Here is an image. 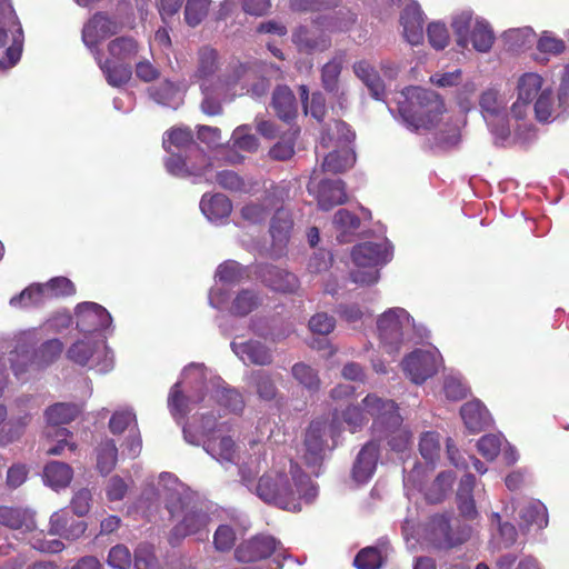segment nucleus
Instances as JSON below:
<instances>
[{
    "mask_svg": "<svg viewBox=\"0 0 569 569\" xmlns=\"http://www.w3.org/2000/svg\"><path fill=\"white\" fill-rule=\"evenodd\" d=\"M168 407L174 419H181L197 409L196 417L200 425L183 427V437L190 445H202L204 451L217 461L224 463L246 462L237 453V446L231 437L219 436L223 422H218L221 411L240 413L244 408L242 395L236 389L224 386V381L202 363H190L184 367L181 380L176 382L168 397ZM254 461L250 458L247 462Z\"/></svg>",
    "mask_w": 569,
    "mask_h": 569,
    "instance_id": "1",
    "label": "nucleus"
},
{
    "mask_svg": "<svg viewBox=\"0 0 569 569\" xmlns=\"http://www.w3.org/2000/svg\"><path fill=\"white\" fill-rule=\"evenodd\" d=\"M260 440H250V450L256 456L254 461L242 462L240 476L243 485L254 489L256 495L266 503L277 506L288 511H300L301 505L311 503L318 496V489L299 466L286 457L274 458L272 466L264 471L254 483V478L266 461V446Z\"/></svg>",
    "mask_w": 569,
    "mask_h": 569,
    "instance_id": "2",
    "label": "nucleus"
},
{
    "mask_svg": "<svg viewBox=\"0 0 569 569\" xmlns=\"http://www.w3.org/2000/svg\"><path fill=\"white\" fill-rule=\"evenodd\" d=\"M515 89L517 99L510 113L517 120L533 112L537 121L550 123L569 112V66L565 68L557 97L551 82L538 72L519 76Z\"/></svg>",
    "mask_w": 569,
    "mask_h": 569,
    "instance_id": "3",
    "label": "nucleus"
},
{
    "mask_svg": "<svg viewBox=\"0 0 569 569\" xmlns=\"http://www.w3.org/2000/svg\"><path fill=\"white\" fill-rule=\"evenodd\" d=\"M158 491L166 500L171 517L179 519L171 531V543L187 536H197L198 540L208 538L209 513L189 487L174 475L162 472L159 476Z\"/></svg>",
    "mask_w": 569,
    "mask_h": 569,
    "instance_id": "4",
    "label": "nucleus"
},
{
    "mask_svg": "<svg viewBox=\"0 0 569 569\" xmlns=\"http://www.w3.org/2000/svg\"><path fill=\"white\" fill-rule=\"evenodd\" d=\"M402 123L411 131L430 130L443 113L440 97L427 89L408 87L392 97Z\"/></svg>",
    "mask_w": 569,
    "mask_h": 569,
    "instance_id": "5",
    "label": "nucleus"
},
{
    "mask_svg": "<svg viewBox=\"0 0 569 569\" xmlns=\"http://www.w3.org/2000/svg\"><path fill=\"white\" fill-rule=\"evenodd\" d=\"M363 406L372 416L375 436L386 438L391 450L397 452H403L410 447L412 433L408 426H403L399 406L393 400L368 393L363 398Z\"/></svg>",
    "mask_w": 569,
    "mask_h": 569,
    "instance_id": "6",
    "label": "nucleus"
},
{
    "mask_svg": "<svg viewBox=\"0 0 569 569\" xmlns=\"http://www.w3.org/2000/svg\"><path fill=\"white\" fill-rule=\"evenodd\" d=\"M16 337L17 345L9 360L12 372L19 380L24 379L27 372L42 369L52 363L63 349L59 339H51L37 351L31 352V348L40 340L39 329L36 328L24 330Z\"/></svg>",
    "mask_w": 569,
    "mask_h": 569,
    "instance_id": "7",
    "label": "nucleus"
},
{
    "mask_svg": "<svg viewBox=\"0 0 569 569\" xmlns=\"http://www.w3.org/2000/svg\"><path fill=\"white\" fill-rule=\"evenodd\" d=\"M377 332L381 349L390 356H396L413 338H423L426 328L417 326L406 309L395 307L378 317Z\"/></svg>",
    "mask_w": 569,
    "mask_h": 569,
    "instance_id": "8",
    "label": "nucleus"
},
{
    "mask_svg": "<svg viewBox=\"0 0 569 569\" xmlns=\"http://www.w3.org/2000/svg\"><path fill=\"white\" fill-rule=\"evenodd\" d=\"M351 256L355 263L351 271L352 281L361 286H371L380 278L379 268L391 260L392 248L387 239L368 241L357 244Z\"/></svg>",
    "mask_w": 569,
    "mask_h": 569,
    "instance_id": "9",
    "label": "nucleus"
},
{
    "mask_svg": "<svg viewBox=\"0 0 569 569\" xmlns=\"http://www.w3.org/2000/svg\"><path fill=\"white\" fill-rule=\"evenodd\" d=\"M0 525L21 535L30 533V546L41 552L57 553L64 549L61 540L48 539L43 531L37 530L34 513L30 509L0 506Z\"/></svg>",
    "mask_w": 569,
    "mask_h": 569,
    "instance_id": "10",
    "label": "nucleus"
},
{
    "mask_svg": "<svg viewBox=\"0 0 569 569\" xmlns=\"http://www.w3.org/2000/svg\"><path fill=\"white\" fill-rule=\"evenodd\" d=\"M451 28L457 44L463 49L471 44L477 52L487 53L496 40L490 23L482 17H473V12L468 9L452 14Z\"/></svg>",
    "mask_w": 569,
    "mask_h": 569,
    "instance_id": "11",
    "label": "nucleus"
},
{
    "mask_svg": "<svg viewBox=\"0 0 569 569\" xmlns=\"http://www.w3.org/2000/svg\"><path fill=\"white\" fill-rule=\"evenodd\" d=\"M472 527L455 520L449 513L433 516L423 529V540L437 549H451L465 543Z\"/></svg>",
    "mask_w": 569,
    "mask_h": 569,
    "instance_id": "12",
    "label": "nucleus"
},
{
    "mask_svg": "<svg viewBox=\"0 0 569 569\" xmlns=\"http://www.w3.org/2000/svg\"><path fill=\"white\" fill-rule=\"evenodd\" d=\"M22 29L10 0H0V69L12 68L21 57Z\"/></svg>",
    "mask_w": 569,
    "mask_h": 569,
    "instance_id": "13",
    "label": "nucleus"
},
{
    "mask_svg": "<svg viewBox=\"0 0 569 569\" xmlns=\"http://www.w3.org/2000/svg\"><path fill=\"white\" fill-rule=\"evenodd\" d=\"M509 93L498 88H488L479 99L481 114L491 132L499 139H506L509 133L508 126Z\"/></svg>",
    "mask_w": 569,
    "mask_h": 569,
    "instance_id": "14",
    "label": "nucleus"
},
{
    "mask_svg": "<svg viewBox=\"0 0 569 569\" xmlns=\"http://www.w3.org/2000/svg\"><path fill=\"white\" fill-rule=\"evenodd\" d=\"M218 54L211 48H202L198 53V67L194 73L196 81L199 82L201 90L220 84H236L248 72L247 67L239 64L232 76L218 73Z\"/></svg>",
    "mask_w": 569,
    "mask_h": 569,
    "instance_id": "15",
    "label": "nucleus"
},
{
    "mask_svg": "<svg viewBox=\"0 0 569 569\" xmlns=\"http://www.w3.org/2000/svg\"><path fill=\"white\" fill-rule=\"evenodd\" d=\"M67 356L80 366H86L91 361V366L101 373L113 368V355L104 340H78L68 349Z\"/></svg>",
    "mask_w": 569,
    "mask_h": 569,
    "instance_id": "16",
    "label": "nucleus"
},
{
    "mask_svg": "<svg viewBox=\"0 0 569 569\" xmlns=\"http://www.w3.org/2000/svg\"><path fill=\"white\" fill-rule=\"evenodd\" d=\"M442 366V357L435 347L416 349L407 355L401 367L405 375L416 385H422L435 376Z\"/></svg>",
    "mask_w": 569,
    "mask_h": 569,
    "instance_id": "17",
    "label": "nucleus"
},
{
    "mask_svg": "<svg viewBox=\"0 0 569 569\" xmlns=\"http://www.w3.org/2000/svg\"><path fill=\"white\" fill-rule=\"evenodd\" d=\"M326 22V19L319 17L310 24L299 26L292 31L291 39L299 52H322L331 46Z\"/></svg>",
    "mask_w": 569,
    "mask_h": 569,
    "instance_id": "18",
    "label": "nucleus"
},
{
    "mask_svg": "<svg viewBox=\"0 0 569 569\" xmlns=\"http://www.w3.org/2000/svg\"><path fill=\"white\" fill-rule=\"evenodd\" d=\"M308 191L317 198L318 206L322 210H330L347 200L343 182L340 179H320V170L318 169H315L311 173Z\"/></svg>",
    "mask_w": 569,
    "mask_h": 569,
    "instance_id": "19",
    "label": "nucleus"
},
{
    "mask_svg": "<svg viewBox=\"0 0 569 569\" xmlns=\"http://www.w3.org/2000/svg\"><path fill=\"white\" fill-rule=\"evenodd\" d=\"M120 29L121 24L117 20L99 12L83 26L82 41L96 58V52L100 51L99 43L118 33Z\"/></svg>",
    "mask_w": 569,
    "mask_h": 569,
    "instance_id": "20",
    "label": "nucleus"
},
{
    "mask_svg": "<svg viewBox=\"0 0 569 569\" xmlns=\"http://www.w3.org/2000/svg\"><path fill=\"white\" fill-rule=\"evenodd\" d=\"M77 327L81 332L103 331L112 325L110 313L96 302H82L76 308Z\"/></svg>",
    "mask_w": 569,
    "mask_h": 569,
    "instance_id": "21",
    "label": "nucleus"
},
{
    "mask_svg": "<svg viewBox=\"0 0 569 569\" xmlns=\"http://www.w3.org/2000/svg\"><path fill=\"white\" fill-rule=\"evenodd\" d=\"M279 545L271 536L258 535L240 543L234 556L240 562H253L270 557L278 550Z\"/></svg>",
    "mask_w": 569,
    "mask_h": 569,
    "instance_id": "22",
    "label": "nucleus"
},
{
    "mask_svg": "<svg viewBox=\"0 0 569 569\" xmlns=\"http://www.w3.org/2000/svg\"><path fill=\"white\" fill-rule=\"evenodd\" d=\"M259 148V139L251 133V127L249 124L238 126L230 138L228 148L221 150L224 154V161L227 163L236 164L243 160L238 150L244 152H254Z\"/></svg>",
    "mask_w": 569,
    "mask_h": 569,
    "instance_id": "23",
    "label": "nucleus"
},
{
    "mask_svg": "<svg viewBox=\"0 0 569 569\" xmlns=\"http://www.w3.org/2000/svg\"><path fill=\"white\" fill-rule=\"evenodd\" d=\"M327 426L322 421H313L310 423L303 442L302 458L308 466H317L325 457L327 448L323 439Z\"/></svg>",
    "mask_w": 569,
    "mask_h": 569,
    "instance_id": "24",
    "label": "nucleus"
},
{
    "mask_svg": "<svg viewBox=\"0 0 569 569\" xmlns=\"http://www.w3.org/2000/svg\"><path fill=\"white\" fill-rule=\"evenodd\" d=\"M400 24L405 39L411 44H420L423 40V12L416 0H410L400 16Z\"/></svg>",
    "mask_w": 569,
    "mask_h": 569,
    "instance_id": "25",
    "label": "nucleus"
},
{
    "mask_svg": "<svg viewBox=\"0 0 569 569\" xmlns=\"http://www.w3.org/2000/svg\"><path fill=\"white\" fill-rule=\"evenodd\" d=\"M170 156L166 159V168L167 171L176 177H196L201 178L204 177L207 181L211 180V177L208 176V167L207 161L203 163L199 160V164L193 162L194 158L191 154L182 156L179 152H169Z\"/></svg>",
    "mask_w": 569,
    "mask_h": 569,
    "instance_id": "26",
    "label": "nucleus"
},
{
    "mask_svg": "<svg viewBox=\"0 0 569 569\" xmlns=\"http://www.w3.org/2000/svg\"><path fill=\"white\" fill-rule=\"evenodd\" d=\"M87 530V523L80 520H73L69 511L63 508L53 512L49 520V535L59 536L64 539L76 540Z\"/></svg>",
    "mask_w": 569,
    "mask_h": 569,
    "instance_id": "27",
    "label": "nucleus"
},
{
    "mask_svg": "<svg viewBox=\"0 0 569 569\" xmlns=\"http://www.w3.org/2000/svg\"><path fill=\"white\" fill-rule=\"evenodd\" d=\"M231 349L243 363L268 366L272 362V351L258 340L232 341Z\"/></svg>",
    "mask_w": 569,
    "mask_h": 569,
    "instance_id": "28",
    "label": "nucleus"
},
{
    "mask_svg": "<svg viewBox=\"0 0 569 569\" xmlns=\"http://www.w3.org/2000/svg\"><path fill=\"white\" fill-rule=\"evenodd\" d=\"M163 148L167 152L184 151L186 154H191L197 160L206 162V156L193 143L192 133L188 128H174L166 133L163 138Z\"/></svg>",
    "mask_w": 569,
    "mask_h": 569,
    "instance_id": "29",
    "label": "nucleus"
},
{
    "mask_svg": "<svg viewBox=\"0 0 569 569\" xmlns=\"http://www.w3.org/2000/svg\"><path fill=\"white\" fill-rule=\"evenodd\" d=\"M257 276L274 291L293 292L299 286V281L293 273L273 266L259 267Z\"/></svg>",
    "mask_w": 569,
    "mask_h": 569,
    "instance_id": "30",
    "label": "nucleus"
},
{
    "mask_svg": "<svg viewBox=\"0 0 569 569\" xmlns=\"http://www.w3.org/2000/svg\"><path fill=\"white\" fill-rule=\"evenodd\" d=\"M378 445L369 441L357 456L352 469V477L358 483H366L371 479L378 461Z\"/></svg>",
    "mask_w": 569,
    "mask_h": 569,
    "instance_id": "31",
    "label": "nucleus"
},
{
    "mask_svg": "<svg viewBox=\"0 0 569 569\" xmlns=\"http://www.w3.org/2000/svg\"><path fill=\"white\" fill-rule=\"evenodd\" d=\"M7 408L0 405V447L19 440L31 420L30 413H23L7 420Z\"/></svg>",
    "mask_w": 569,
    "mask_h": 569,
    "instance_id": "32",
    "label": "nucleus"
},
{
    "mask_svg": "<svg viewBox=\"0 0 569 569\" xmlns=\"http://www.w3.org/2000/svg\"><path fill=\"white\" fill-rule=\"evenodd\" d=\"M200 210L209 221L222 223L229 218L232 211V203L228 197L222 193H206L201 198Z\"/></svg>",
    "mask_w": 569,
    "mask_h": 569,
    "instance_id": "33",
    "label": "nucleus"
},
{
    "mask_svg": "<svg viewBox=\"0 0 569 569\" xmlns=\"http://www.w3.org/2000/svg\"><path fill=\"white\" fill-rule=\"evenodd\" d=\"M460 416L466 428L472 433L482 431L492 422L489 411L479 400L465 403L460 409Z\"/></svg>",
    "mask_w": 569,
    "mask_h": 569,
    "instance_id": "34",
    "label": "nucleus"
},
{
    "mask_svg": "<svg viewBox=\"0 0 569 569\" xmlns=\"http://www.w3.org/2000/svg\"><path fill=\"white\" fill-rule=\"evenodd\" d=\"M370 418H372V416L367 412L362 399L360 403L349 406L340 413L338 411L335 412L332 432H335V429H337L341 422H345L351 432H356L362 429Z\"/></svg>",
    "mask_w": 569,
    "mask_h": 569,
    "instance_id": "35",
    "label": "nucleus"
},
{
    "mask_svg": "<svg viewBox=\"0 0 569 569\" xmlns=\"http://www.w3.org/2000/svg\"><path fill=\"white\" fill-rule=\"evenodd\" d=\"M271 106L278 118L284 122H290L296 118L298 112L296 97L287 86H278L274 89Z\"/></svg>",
    "mask_w": 569,
    "mask_h": 569,
    "instance_id": "36",
    "label": "nucleus"
},
{
    "mask_svg": "<svg viewBox=\"0 0 569 569\" xmlns=\"http://www.w3.org/2000/svg\"><path fill=\"white\" fill-rule=\"evenodd\" d=\"M94 60L110 86L121 87L130 80L132 71L128 63L116 62L110 59L103 60L101 51L96 52Z\"/></svg>",
    "mask_w": 569,
    "mask_h": 569,
    "instance_id": "37",
    "label": "nucleus"
},
{
    "mask_svg": "<svg viewBox=\"0 0 569 569\" xmlns=\"http://www.w3.org/2000/svg\"><path fill=\"white\" fill-rule=\"evenodd\" d=\"M476 486V477L471 473H466L459 482L457 499L460 513L469 520L476 519L478 511L473 500V489Z\"/></svg>",
    "mask_w": 569,
    "mask_h": 569,
    "instance_id": "38",
    "label": "nucleus"
},
{
    "mask_svg": "<svg viewBox=\"0 0 569 569\" xmlns=\"http://www.w3.org/2000/svg\"><path fill=\"white\" fill-rule=\"evenodd\" d=\"M521 528L529 531L531 528L542 530L548 526V511L539 500H530L520 510Z\"/></svg>",
    "mask_w": 569,
    "mask_h": 569,
    "instance_id": "39",
    "label": "nucleus"
},
{
    "mask_svg": "<svg viewBox=\"0 0 569 569\" xmlns=\"http://www.w3.org/2000/svg\"><path fill=\"white\" fill-rule=\"evenodd\" d=\"M246 383L253 388L261 400L270 401L277 396L273 377L264 370H251L244 376Z\"/></svg>",
    "mask_w": 569,
    "mask_h": 569,
    "instance_id": "40",
    "label": "nucleus"
},
{
    "mask_svg": "<svg viewBox=\"0 0 569 569\" xmlns=\"http://www.w3.org/2000/svg\"><path fill=\"white\" fill-rule=\"evenodd\" d=\"M233 84H220L201 90L203 100L201 102V110L208 116H217L222 111L221 100H230L234 93H230Z\"/></svg>",
    "mask_w": 569,
    "mask_h": 569,
    "instance_id": "41",
    "label": "nucleus"
},
{
    "mask_svg": "<svg viewBox=\"0 0 569 569\" xmlns=\"http://www.w3.org/2000/svg\"><path fill=\"white\" fill-rule=\"evenodd\" d=\"M73 477L71 467L61 461H51L43 469V480L54 490L69 486Z\"/></svg>",
    "mask_w": 569,
    "mask_h": 569,
    "instance_id": "42",
    "label": "nucleus"
},
{
    "mask_svg": "<svg viewBox=\"0 0 569 569\" xmlns=\"http://www.w3.org/2000/svg\"><path fill=\"white\" fill-rule=\"evenodd\" d=\"M353 71L356 76L368 87L375 99H386L385 84L370 63L359 61L355 63Z\"/></svg>",
    "mask_w": 569,
    "mask_h": 569,
    "instance_id": "43",
    "label": "nucleus"
},
{
    "mask_svg": "<svg viewBox=\"0 0 569 569\" xmlns=\"http://www.w3.org/2000/svg\"><path fill=\"white\" fill-rule=\"evenodd\" d=\"M293 227L291 213L283 208L276 211L271 219L270 233L274 246L283 247L290 238Z\"/></svg>",
    "mask_w": 569,
    "mask_h": 569,
    "instance_id": "44",
    "label": "nucleus"
},
{
    "mask_svg": "<svg viewBox=\"0 0 569 569\" xmlns=\"http://www.w3.org/2000/svg\"><path fill=\"white\" fill-rule=\"evenodd\" d=\"M149 94L157 103L177 109L182 102V92L178 86L170 81H163L149 88Z\"/></svg>",
    "mask_w": 569,
    "mask_h": 569,
    "instance_id": "45",
    "label": "nucleus"
},
{
    "mask_svg": "<svg viewBox=\"0 0 569 569\" xmlns=\"http://www.w3.org/2000/svg\"><path fill=\"white\" fill-rule=\"evenodd\" d=\"M79 411V407L74 403L60 402L49 407L44 412L48 423L47 428H50V430L61 428V425H67L72 421L78 416Z\"/></svg>",
    "mask_w": 569,
    "mask_h": 569,
    "instance_id": "46",
    "label": "nucleus"
},
{
    "mask_svg": "<svg viewBox=\"0 0 569 569\" xmlns=\"http://www.w3.org/2000/svg\"><path fill=\"white\" fill-rule=\"evenodd\" d=\"M356 157L350 147H343L328 153L322 163V171L339 173L355 163Z\"/></svg>",
    "mask_w": 569,
    "mask_h": 569,
    "instance_id": "47",
    "label": "nucleus"
},
{
    "mask_svg": "<svg viewBox=\"0 0 569 569\" xmlns=\"http://www.w3.org/2000/svg\"><path fill=\"white\" fill-rule=\"evenodd\" d=\"M501 38L509 50L518 51L531 47L536 33L531 27H521L505 31Z\"/></svg>",
    "mask_w": 569,
    "mask_h": 569,
    "instance_id": "48",
    "label": "nucleus"
},
{
    "mask_svg": "<svg viewBox=\"0 0 569 569\" xmlns=\"http://www.w3.org/2000/svg\"><path fill=\"white\" fill-rule=\"evenodd\" d=\"M262 298L253 289H242L234 297L230 312L236 316H247L261 305Z\"/></svg>",
    "mask_w": 569,
    "mask_h": 569,
    "instance_id": "49",
    "label": "nucleus"
},
{
    "mask_svg": "<svg viewBox=\"0 0 569 569\" xmlns=\"http://www.w3.org/2000/svg\"><path fill=\"white\" fill-rule=\"evenodd\" d=\"M137 429V416L132 407L122 406L117 408L109 420V430L113 435H121L127 429Z\"/></svg>",
    "mask_w": 569,
    "mask_h": 569,
    "instance_id": "50",
    "label": "nucleus"
},
{
    "mask_svg": "<svg viewBox=\"0 0 569 569\" xmlns=\"http://www.w3.org/2000/svg\"><path fill=\"white\" fill-rule=\"evenodd\" d=\"M298 134V128H290L287 132L279 136L280 140L269 150L270 158L278 161L290 159L295 154V143Z\"/></svg>",
    "mask_w": 569,
    "mask_h": 569,
    "instance_id": "51",
    "label": "nucleus"
},
{
    "mask_svg": "<svg viewBox=\"0 0 569 569\" xmlns=\"http://www.w3.org/2000/svg\"><path fill=\"white\" fill-rule=\"evenodd\" d=\"M108 51L110 60L126 63L127 60L137 54L138 46L132 38L120 37L110 41L108 44Z\"/></svg>",
    "mask_w": 569,
    "mask_h": 569,
    "instance_id": "52",
    "label": "nucleus"
},
{
    "mask_svg": "<svg viewBox=\"0 0 569 569\" xmlns=\"http://www.w3.org/2000/svg\"><path fill=\"white\" fill-rule=\"evenodd\" d=\"M118 458V449L112 439H104L97 448V468L101 475L110 473Z\"/></svg>",
    "mask_w": 569,
    "mask_h": 569,
    "instance_id": "53",
    "label": "nucleus"
},
{
    "mask_svg": "<svg viewBox=\"0 0 569 569\" xmlns=\"http://www.w3.org/2000/svg\"><path fill=\"white\" fill-rule=\"evenodd\" d=\"M320 18L327 20L326 29L329 34L333 32H347L357 22V13L347 8H342L330 16Z\"/></svg>",
    "mask_w": 569,
    "mask_h": 569,
    "instance_id": "54",
    "label": "nucleus"
},
{
    "mask_svg": "<svg viewBox=\"0 0 569 569\" xmlns=\"http://www.w3.org/2000/svg\"><path fill=\"white\" fill-rule=\"evenodd\" d=\"M69 436L70 432L66 428H57L54 430L46 428L44 437L47 441H56V445H51L46 448V453L49 456H60L64 452L66 449H68L69 451H74L76 445L73 442L68 441Z\"/></svg>",
    "mask_w": 569,
    "mask_h": 569,
    "instance_id": "55",
    "label": "nucleus"
},
{
    "mask_svg": "<svg viewBox=\"0 0 569 569\" xmlns=\"http://www.w3.org/2000/svg\"><path fill=\"white\" fill-rule=\"evenodd\" d=\"M46 293L40 283H34L22 290L19 295L10 299V306L13 308L37 307L44 303Z\"/></svg>",
    "mask_w": 569,
    "mask_h": 569,
    "instance_id": "56",
    "label": "nucleus"
},
{
    "mask_svg": "<svg viewBox=\"0 0 569 569\" xmlns=\"http://www.w3.org/2000/svg\"><path fill=\"white\" fill-rule=\"evenodd\" d=\"M333 224L339 232L337 239L340 242L348 241L347 236L359 228V218L347 209H340L336 212Z\"/></svg>",
    "mask_w": 569,
    "mask_h": 569,
    "instance_id": "57",
    "label": "nucleus"
},
{
    "mask_svg": "<svg viewBox=\"0 0 569 569\" xmlns=\"http://www.w3.org/2000/svg\"><path fill=\"white\" fill-rule=\"evenodd\" d=\"M506 439L501 433L482 436L477 442L479 453L488 461L495 460L502 450Z\"/></svg>",
    "mask_w": 569,
    "mask_h": 569,
    "instance_id": "58",
    "label": "nucleus"
},
{
    "mask_svg": "<svg viewBox=\"0 0 569 569\" xmlns=\"http://www.w3.org/2000/svg\"><path fill=\"white\" fill-rule=\"evenodd\" d=\"M216 180L223 189L236 192H250L253 188L251 180H244L231 170H223L216 174Z\"/></svg>",
    "mask_w": 569,
    "mask_h": 569,
    "instance_id": "59",
    "label": "nucleus"
},
{
    "mask_svg": "<svg viewBox=\"0 0 569 569\" xmlns=\"http://www.w3.org/2000/svg\"><path fill=\"white\" fill-rule=\"evenodd\" d=\"M453 481V472L443 471L439 473L432 486L425 493L426 499L432 503L439 502L451 490Z\"/></svg>",
    "mask_w": 569,
    "mask_h": 569,
    "instance_id": "60",
    "label": "nucleus"
},
{
    "mask_svg": "<svg viewBox=\"0 0 569 569\" xmlns=\"http://www.w3.org/2000/svg\"><path fill=\"white\" fill-rule=\"evenodd\" d=\"M441 443L440 435L435 431H427L421 435L419 440V451L422 458L433 463L440 455Z\"/></svg>",
    "mask_w": 569,
    "mask_h": 569,
    "instance_id": "61",
    "label": "nucleus"
},
{
    "mask_svg": "<svg viewBox=\"0 0 569 569\" xmlns=\"http://www.w3.org/2000/svg\"><path fill=\"white\" fill-rule=\"evenodd\" d=\"M274 206L271 197H267L263 202H250L241 208V217L248 223L256 224L264 221L267 218L270 207Z\"/></svg>",
    "mask_w": 569,
    "mask_h": 569,
    "instance_id": "62",
    "label": "nucleus"
},
{
    "mask_svg": "<svg viewBox=\"0 0 569 569\" xmlns=\"http://www.w3.org/2000/svg\"><path fill=\"white\" fill-rule=\"evenodd\" d=\"M291 373L293 378L306 389L310 391L319 389L320 379L317 371L310 366L302 362L296 363L291 369Z\"/></svg>",
    "mask_w": 569,
    "mask_h": 569,
    "instance_id": "63",
    "label": "nucleus"
},
{
    "mask_svg": "<svg viewBox=\"0 0 569 569\" xmlns=\"http://www.w3.org/2000/svg\"><path fill=\"white\" fill-rule=\"evenodd\" d=\"M385 556L381 550L375 547H367L358 552L355 558V566L358 569H378L383 562Z\"/></svg>",
    "mask_w": 569,
    "mask_h": 569,
    "instance_id": "64",
    "label": "nucleus"
}]
</instances>
